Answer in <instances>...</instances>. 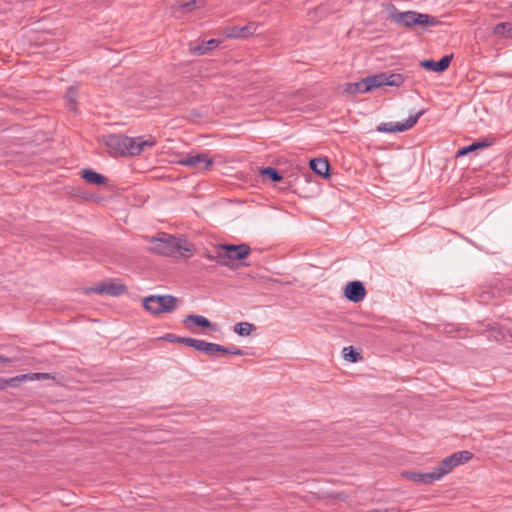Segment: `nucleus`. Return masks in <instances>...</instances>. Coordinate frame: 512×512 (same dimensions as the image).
<instances>
[{
    "label": "nucleus",
    "instance_id": "nucleus-5",
    "mask_svg": "<svg viewBox=\"0 0 512 512\" xmlns=\"http://www.w3.org/2000/svg\"><path fill=\"white\" fill-rule=\"evenodd\" d=\"M143 306L152 314L170 313L177 307V298L172 295H152L143 300Z\"/></svg>",
    "mask_w": 512,
    "mask_h": 512
},
{
    "label": "nucleus",
    "instance_id": "nucleus-6",
    "mask_svg": "<svg viewBox=\"0 0 512 512\" xmlns=\"http://www.w3.org/2000/svg\"><path fill=\"white\" fill-rule=\"evenodd\" d=\"M473 454L470 451H459L444 458L439 465L434 469L437 479L450 473L455 467L470 461Z\"/></svg>",
    "mask_w": 512,
    "mask_h": 512
},
{
    "label": "nucleus",
    "instance_id": "nucleus-19",
    "mask_svg": "<svg viewBox=\"0 0 512 512\" xmlns=\"http://www.w3.org/2000/svg\"><path fill=\"white\" fill-rule=\"evenodd\" d=\"M196 350L204 352L210 356H213L217 352H221L224 349H223L222 345L206 342L204 340H200Z\"/></svg>",
    "mask_w": 512,
    "mask_h": 512
},
{
    "label": "nucleus",
    "instance_id": "nucleus-35",
    "mask_svg": "<svg viewBox=\"0 0 512 512\" xmlns=\"http://www.w3.org/2000/svg\"><path fill=\"white\" fill-rule=\"evenodd\" d=\"M383 512H399V509L394 508V507L386 508V509L383 510Z\"/></svg>",
    "mask_w": 512,
    "mask_h": 512
},
{
    "label": "nucleus",
    "instance_id": "nucleus-20",
    "mask_svg": "<svg viewBox=\"0 0 512 512\" xmlns=\"http://www.w3.org/2000/svg\"><path fill=\"white\" fill-rule=\"evenodd\" d=\"M493 34L497 37L501 38H510L512 37V24L508 22L498 23L493 28Z\"/></svg>",
    "mask_w": 512,
    "mask_h": 512
},
{
    "label": "nucleus",
    "instance_id": "nucleus-21",
    "mask_svg": "<svg viewBox=\"0 0 512 512\" xmlns=\"http://www.w3.org/2000/svg\"><path fill=\"white\" fill-rule=\"evenodd\" d=\"M367 85H368L367 79L364 78L359 82L348 83L346 90L349 93H366V92L370 91V89L365 88Z\"/></svg>",
    "mask_w": 512,
    "mask_h": 512
},
{
    "label": "nucleus",
    "instance_id": "nucleus-2",
    "mask_svg": "<svg viewBox=\"0 0 512 512\" xmlns=\"http://www.w3.org/2000/svg\"><path fill=\"white\" fill-rule=\"evenodd\" d=\"M149 241V250L158 255L188 258L194 251V245L182 236L160 233Z\"/></svg>",
    "mask_w": 512,
    "mask_h": 512
},
{
    "label": "nucleus",
    "instance_id": "nucleus-16",
    "mask_svg": "<svg viewBox=\"0 0 512 512\" xmlns=\"http://www.w3.org/2000/svg\"><path fill=\"white\" fill-rule=\"evenodd\" d=\"M310 168L318 175L329 176V163L326 159L317 158L310 161Z\"/></svg>",
    "mask_w": 512,
    "mask_h": 512
},
{
    "label": "nucleus",
    "instance_id": "nucleus-13",
    "mask_svg": "<svg viewBox=\"0 0 512 512\" xmlns=\"http://www.w3.org/2000/svg\"><path fill=\"white\" fill-rule=\"evenodd\" d=\"M452 60V55L443 56L439 61L434 60H423L421 62V66L427 70L433 71V72H443L445 71Z\"/></svg>",
    "mask_w": 512,
    "mask_h": 512
},
{
    "label": "nucleus",
    "instance_id": "nucleus-17",
    "mask_svg": "<svg viewBox=\"0 0 512 512\" xmlns=\"http://www.w3.org/2000/svg\"><path fill=\"white\" fill-rule=\"evenodd\" d=\"M185 327L190 328V323H193L196 326L202 327V328H213L212 323L201 315H195L191 314L186 316V318L183 321Z\"/></svg>",
    "mask_w": 512,
    "mask_h": 512
},
{
    "label": "nucleus",
    "instance_id": "nucleus-31",
    "mask_svg": "<svg viewBox=\"0 0 512 512\" xmlns=\"http://www.w3.org/2000/svg\"><path fill=\"white\" fill-rule=\"evenodd\" d=\"M28 375L31 377V378H29V381L44 380V379L52 378L49 373H30Z\"/></svg>",
    "mask_w": 512,
    "mask_h": 512
},
{
    "label": "nucleus",
    "instance_id": "nucleus-8",
    "mask_svg": "<svg viewBox=\"0 0 512 512\" xmlns=\"http://www.w3.org/2000/svg\"><path fill=\"white\" fill-rule=\"evenodd\" d=\"M177 163L199 172L208 170L212 166L213 160L205 153H198L186 154L181 157Z\"/></svg>",
    "mask_w": 512,
    "mask_h": 512
},
{
    "label": "nucleus",
    "instance_id": "nucleus-33",
    "mask_svg": "<svg viewBox=\"0 0 512 512\" xmlns=\"http://www.w3.org/2000/svg\"><path fill=\"white\" fill-rule=\"evenodd\" d=\"M12 361H14V359H12V358H8V357H5V356H3V355H0V362H1V363H10V362H12Z\"/></svg>",
    "mask_w": 512,
    "mask_h": 512
},
{
    "label": "nucleus",
    "instance_id": "nucleus-37",
    "mask_svg": "<svg viewBox=\"0 0 512 512\" xmlns=\"http://www.w3.org/2000/svg\"><path fill=\"white\" fill-rule=\"evenodd\" d=\"M369 512H383V510H381V509H372Z\"/></svg>",
    "mask_w": 512,
    "mask_h": 512
},
{
    "label": "nucleus",
    "instance_id": "nucleus-1",
    "mask_svg": "<svg viewBox=\"0 0 512 512\" xmlns=\"http://www.w3.org/2000/svg\"><path fill=\"white\" fill-rule=\"evenodd\" d=\"M103 142L111 156H137L146 149L152 148L156 144V139L149 136L131 138L120 134H111L103 137Z\"/></svg>",
    "mask_w": 512,
    "mask_h": 512
},
{
    "label": "nucleus",
    "instance_id": "nucleus-25",
    "mask_svg": "<svg viewBox=\"0 0 512 512\" xmlns=\"http://www.w3.org/2000/svg\"><path fill=\"white\" fill-rule=\"evenodd\" d=\"M343 354L344 358L352 363H355L362 358L361 354L357 352L352 346L345 347L343 349Z\"/></svg>",
    "mask_w": 512,
    "mask_h": 512
},
{
    "label": "nucleus",
    "instance_id": "nucleus-23",
    "mask_svg": "<svg viewBox=\"0 0 512 512\" xmlns=\"http://www.w3.org/2000/svg\"><path fill=\"white\" fill-rule=\"evenodd\" d=\"M489 145H490V143H488L486 141L474 142L468 146H465V147H462L461 149H459L457 152V156L458 157L464 156V155L468 154L469 152L475 151L480 148H485Z\"/></svg>",
    "mask_w": 512,
    "mask_h": 512
},
{
    "label": "nucleus",
    "instance_id": "nucleus-29",
    "mask_svg": "<svg viewBox=\"0 0 512 512\" xmlns=\"http://www.w3.org/2000/svg\"><path fill=\"white\" fill-rule=\"evenodd\" d=\"M175 342L184 344L186 346L193 347L194 349H197L200 340L190 338V337H179V338H175Z\"/></svg>",
    "mask_w": 512,
    "mask_h": 512
},
{
    "label": "nucleus",
    "instance_id": "nucleus-11",
    "mask_svg": "<svg viewBox=\"0 0 512 512\" xmlns=\"http://www.w3.org/2000/svg\"><path fill=\"white\" fill-rule=\"evenodd\" d=\"M366 296V289L364 285L359 281L349 282L345 287V297L354 302L358 303L362 301Z\"/></svg>",
    "mask_w": 512,
    "mask_h": 512
},
{
    "label": "nucleus",
    "instance_id": "nucleus-14",
    "mask_svg": "<svg viewBox=\"0 0 512 512\" xmlns=\"http://www.w3.org/2000/svg\"><path fill=\"white\" fill-rule=\"evenodd\" d=\"M220 44V41L217 40V39H210L206 42H202L201 44H198V45H190L189 46V52L192 54V55H204L206 54L209 50H212L216 47H218V45Z\"/></svg>",
    "mask_w": 512,
    "mask_h": 512
},
{
    "label": "nucleus",
    "instance_id": "nucleus-15",
    "mask_svg": "<svg viewBox=\"0 0 512 512\" xmlns=\"http://www.w3.org/2000/svg\"><path fill=\"white\" fill-rule=\"evenodd\" d=\"M255 32V26L253 23L239 27L235 26L229 29L227 36L229 38H246Z\"/></svg>",
    "mask_w": 512,
    "mask_h": 512
},
{
    "label": "nucleus",
    "instance_id": "nucleus-3",
    "mask_svg": "<svg viewBox=\"0 0 512 512\" xmlns=\"http://www.w3.org/2000/svg\"><path fill=\"white\" fill-rule=\"evenodd\" d=\"M249 254L250 247L247 244H222L216 248L215 254L207 257L222 266L230 267V261L245 259Z\"/></svg>",
    "mask_w": 512,
    "mask_h": 512
},
{
    "label": "nucleus",
    "instance_id": "nucleus-12",
    "mask_svg": "<svg viewBox=\"0 0 512 512\" xmlns=\"http://www.w3.org/2000/svg\"><path fill=\"white\" fill-rule=\"evenodd\" d=\"M402 475L406 479L411 480L416 483H420V484H431L435 481H438L434 470L431 472H427V473L405 471L402 473Z\"/></svg>",
    "mask_w": 512,
    "mask_h": 512
},
{
    "label": "nucleus",
    "instance_id": "nucleus-27",
    "mask_svg": "<svg viewBox=\"0 0 512 512\" xmlns=\"http://www.w3.org/2000/svg\"><path fill=\"white\" fill-rule=\"evenodd\" d=\"M204 6V0H190L180 4V9L184 12L199 9Z\"/></svg>",
    "mask_w": 512,
    "mask_h": 512
},
{
    "label": "nucleus",
    "instance_id": "nucleus-30",
    "mask_svg": "<svg viewBox=\"0 0 512 512\" xmlns=\"http://www.w3.org/2000/svg\"><path fill=\"white\" fill-rule=\"evenodd\" d=\"M223 349L221 352L224 354H232V355H238L243 356L245 355V352L242 349H239L235 346H223Z\"/></svg>",
    "mask_w": 512,
    "mask_h": 512
},
{
    "label": "nucleus",
    "instance_id": "nucleus-7",
    "mask_svg": "<svg viewBox=\"0 0 512 512\" xmlns=\"http://www.w3.org/2000/svg\"><path fill=\"white\" fill-rule=\"evenodd\" d=\"M368 85L365 87L366 89H370V91L374 88H379L382 86H396L399 87L404 82V77L398 73H378L372 76L366 77Z\"/></svg>",
    "mask_w": 512,
    "mask_h": 512
},
{
    "label": "nucleus",
    "instance_id": "nucleus-9",
    "mask_svg": "<svg viewBox=\"0 0 512 512\" xmlns=\"http://www.w3.org/2000/svg\"><path fill=\"white\" fill-rule=\"evenodd\" d=\"M126 292L127 287L124 284L113 280L101 282L86 290L87 294L95 293L101 295L105 294L109 296H120L122 294H125Z\"/></svg>",
    "mask_w": 512,
    "mask_h": 512
},
{
    "label": "nucleus",
    "instance_id": "nucleus-10",
    "mask_svg": "<svg viewBox=\"0 0 512 512\" xmlns=\"http://www.w3.org/2000/svg\"><path fill=\"white\" fill-rule=\"evenodd\" d=\"M423 113L424 111H419L415 115H411L405 122L402 123L383 122L377 126L376 131L381 133L407 131L417 123L418 119Z\"/></svg>",
    "mask_w": 512,
    "mask_h": 512
},
{
    "label": "nucleus",
    "instance_id": "nucleus-32",
    "mask_svg": "<svg viewBox=\"0 0 512 512\" xmlns=\"http://www.w3.org/2000/svg\"><path fill=\"white\" fill-rule=\"evenodd\" d=\"M493 332L495 333L493 336L495 338V340L497 341H501L503 338H504V335L503 333L499 330V331H496V329L493 327L492 328Z\"/></svg>",
    "mask_w": 512,
    "mask_h": 512
},
{
    "label": "nucleus",
    "instance_id": "nucleus-34",
    "mask_svg": "<svg viewBox=\"0 0 512 512\" xmlns=\"http://www.w3.org/2000/svg\"><path fill=\"white\" fill-rule=\"evenodd\" d=\"M175 338H179L178 336H175L174 334H167L164 339L169 340L171 342H175Z\"/></svg>",
    "mask_w": 512,
    "mask_h": 512
},
{
    "label": "nucleus",
    "instance_id": "nucleus-26",
    "mask_svg": "<svg viewBox=\"0 0 512 512\" xmlns=\"http://www.w3.org/2000/svg\"><path fill=\"white\" fill-rule=\"evenodd\" d=\"M29 378L31 377L28 374H21L9 379H4L5 388H7L8 386L17 387L21 382L29 381Z\"/></svg>",
    "mask_w": 512,
    "mask_h": 512
},
{
    "label": "nucleus",
    "instance_id": "nucleus-18",
    "mask_svg": "<svg viewBox=\"0 0 512 512\" xmlns=\"http://www.w3.org/2000/svg\"><path fill=\"white\" fill-rule=\"evenodd\" d=\"M82 178L85 179L88 183L95 185H105L107 182V178L92 169H84L82 171Z\"/></svg>",
    "mask_w": 512,
    "mask_h": 512
},
{
    "label": "nucleus",
    "instance_id": "nucleus-28",
    "mask_svg": "<svg viewBox=\"0 0 512 512\" xmlns=\"http://www.w3.org/2000/svg\"><path fill=\"white\" fill-rule=\"evenodd\" d=\"M261 174L263 176H268L273 182H278L282 179V176L279 174V172L272 167H266L262 169Z\"/></svg>",
    "mask_w": 512,
    "mask_h": 512
},
{
    "label": "nucleus",
    "instance_id": "nucleus-4",
    "mask_svg": "<svg viewBox=\"0 0 512 512\" xmlns=\"http://www.w3.org/2000/svg\"><path fill=\"white\" fill-rule=\"evenodd\" d=\"M390 19L397 25L412 27L419 26H435L439 24V20L429 14L418 13L415 11H393L389 15Z\"/></svg>",
    "mask_w": 512,
    "mask_h": 512
},
{
    "label": "nucleus",
    "instance_id": "nucleus-22",
    "mask_svg": "<svg viewBox=\"0 0 512 512\" xmlns=\"http://www.w3.org/2000/svg\"><path fill=\"white\" fill-rule=\"evenodd\" d=\"M78 92L74 87H69L66 92L67 108L69 111H76Z\"/></svg>",
    "mask_w": 512,
    "mask_h": 512
},
{
    "label": "nucleus",
    "instance_id": "nucleus-36",
    "mask_svg": "<svg viewBox=\"0 0 512 512\" xmlns=\"http://www.w3.org/2000/svg\"><path fill=\"white\" fill-rule=\"evenodd\" d=\"M4 389H6L5 388L4 378H0V390H4Z\"/></svg>",
    "mask_w": 512,
    "mask_h": 512
},
{
    "label": "nucleus",
    "instance_id": "nucleus-24",
    "mask_svg": "<svg viewBox=\"0 0 512 512\" xmlns=\"http://www.w3.org/2000/svg\"><path fill=\"white\" fill-rule=\"evenodd\" d=\"M254 329V325L249 322H240L234 326V332L239 336H249Z\"/></svg>",
    "mask_w": 512,
    "mask_h": 512
}]
</instances>
